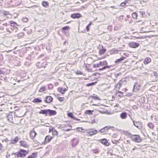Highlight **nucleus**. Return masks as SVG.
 Returning a JSON list of instances; mask_svg holds the SVG:
<instances>
[{
    "label": "nucleus",
    "instance_id": "nucleus-1",
    "mask_svg": "<svg viewBox=\"0 0 158 158\" xmlns=\"http://www.w3.org/2000/svg\"><path fill=\"white\" fill-rule=\"evenodd\" d=\"M29 150L27 151L23 149H20L19 151L16 153H12V155H15V157L23 158L25 157L28 153Z\"/></svg>",
    "mask_w": 158,
    "mask_h": 158
},
{
    "label": "nucleus",
    "instance_id": "nucleus-2",
    "mask_svg": "<svg viewBox=\"0 0 158 158\" xmlns=\"http://www.w3.org/2000/svg\"><path fill=\"white\" fill-rule=\"evenodd\" d=\"M132 141L136 143H140L142 141V139L139 135H132L131 138Z\"/></svg>",
    "mask_w": 158,
    "mask_h": 158
},
{
    "label": "nucleus",
    "instance_id": "nucleus-3",
    "mask_svg": "<svg viewBox=\"0 0 158 158\" xmlns=\"http://www.w3.org/2000/svg\"><path fill=\"white\" fill-rule=\"evenodd\" d=\"M131 119L132 120L134 125L138 129H140L141 128L142 123L140 121L135 122L132 119V118H131Z\"/></svg>",
    "mask_w": 158,
    "mask_h": 158
},
{
    "label": "nucleus",
    "instance_id": "nucleus-4",
    "mask_svg": "<svg viewBox=\"0 0 158 158\" xmlns=\"http://www.w3.org/2000/svg\"><path fill=\"white\" fill-rule=\"evenodd\" d=\"M47 63L45 62L41 63L38 62L36 64V67L39 69L45 68L46 67Z\"/></svg>",
    "mask_w": 158,
    "mask_h": 158
},
{
    "label": "nucleus",
    "instance_id": "nucleus-5",
    "mask_svg": "<svg viewBox=\"0 0 158 158\" xmlns=\"http://www.w3.org/2000/svg\"><path fill=\"white\" fill-rule=\"evenodd\" d=\"M139 45V43L134 42H130L128 44V46L131 48H135L138 47Z\"/></svg>",
    "mask_w": 158,
    "mask_h": 158
},
{
    "label": "nucleus",
    "instance_id": "nucleus-6",
    "mask_svg": "<svg viewBox=\"0 0 158 158\" xmlns=\"http://www.w3.org/2000/svg\"><path fill=\"white\" fill-rule=\"evenodd\" d=\"M72 146L73 147H75L78 143L79 141L78 139L74 138L71 140Z\"/></svg>",
    "mask_w": 158,
    "mask_h": 158
},
{
    "label": "nucleus",
    "instance_id": "nucleus-7",
    "mask_svg": "<svg viewBox=\"0 0 158 158\" xmlns=\"http://www.w3.org/2000/svg\"><path fill=\"white\" fill-rule=\"evenodd\" d=\"M57 112L55 110H51L50 109H48V115L49 116H51L55 115L56 114Z\"/></svg>",
    "mask_w": 158,
    "mask_h": 158
},
{
    "label": "nucleus",
    "instance_id": "nucleus-8",
    "mask_svg": "<svg viewBox=\"0 0 158 158\" xmlns=\"http://www.w3.org/2000/svg\"><path fill=\"white\" fill-rule=\"evenodd\" d=\"M81 14L79 13L73 14L71 15V17L74 19H78L81 17Z\"/></svg>",
    "mask_w": 158,
    "mask_h": 158
},
{
    "label": "nucleus",
    "instance_id": "nucleus-9",
    "mask_svg": "<svg viewBox=\"0 0 158 158\" xmlns=\"http://www.w3.org/2000/svg\"><path fill=\"white\" fill-rule=\"evenodd\" d=\"M140 87V85L138 83L135 82L133 86V91L135 92L137 91L139 89Z\"/></svg>",
    "mask_w": 158,
    "mask_h": 158
},
{
    "label": "nucleus",
    "instance_id": "nucleus-10",
    "mask_svg": "<svg viewBox=\"0 0 158 158\" xmlns=\"http://www.w3.org/2000/svg\"><path fill=\"white\" fill-rule=\"evenodd\" d=\"M99 142L106 146H109V143L107 142V139H103L99 140Z\"/></svg>",
    "mask_w": 158,
    "mask_h": 158
},
{
    "label": "nucleus",
    "instance_id": "nucleus-11",
    "mask_svg": "<svg viewBox=\"0 0 158 158\" xmlns=\"http://www.w3.org/2000/svg\"><path fill=\"white\" fill-rule=\"evenodd\" d=\"M110 126H106L100 130L98 132L100 133H104L107 131L110 128Z\"/></svg>",
    "mask_w": 158,
    "mask_h": 158
},
{
    "label": "nucleus",
    "instance_id": "nucleus-12",
    "mask_svg": "<svg viewBox=\"0 0 158 158\" xmlns=\"http://www.w3.org/2000/svg\"><path fill=\"white\" fill-rule=\"evenodd\" d=\"M53 98L51 96H47L44 102L47 103H49L52 102Z\"/></svg>",
    "mask_w": 158,
    "mask_h": 158
},
{
    "label": "nucleus",
    "instance_id": "nucleus-13",
    "mask_svg": "<svg viewBox=\"0 0 158 158\" xmlns=\"http://www.w3.org/2000/svg\"><path fill=\"white\" fill-rule=\"evenodd\" d=\"M20 146H23L24 148H28L29 146L25 141L21 140L20 141Z\"/></svg>",
    "mask_w": 158,
    "mask_h": 158
},
{
    "label": "nucleus",
    "instance_id": "nucleus-14",
    "mask_svg": "<svg viewBox=\"0 0 158 158\" xmlns=\"http://www.w3.org/2000/svg\"><path fill=\"white\" fill-rule=\"evenodd\" d=\"M57 90L59 92L64 94L67 91V89L65 88L60 87L58 88Z\"/></svg>",
    "mask_w": 158,
    "mask_h": 158
},
{
    "label": "nucleus",
    "instance_id": "nucleus-15",
    "mask_svg": "<svg viewBox=\"0 0 158 158\" xmlns=\"http://www.w3.org/2000/svg\"><path fill=\"white\" fill-rule=\"evenodd\" d=\"M48 109L41 110L39 112V114H45V116L48 115Z\"/></svg>",
    "mask_w": 158,
    "mask_h": 158
},
{
    "label": "nucleus",
    "instance_id": "nucleus-16",
    "mask_svg": "<svg viewBox=\"0 0 158 158\" xmlns=\"http://www.w3.org/2000/svg\"><path fill=\"white\" fill-rule=\"evenodd\" d=\"M151 61V59L149 57H146L145 59L143 61V63L145 64H147L150 63Z\"/></svg>",
    "mask_w": 158,
    "mask_h": 158
},
{
    "label": "nucleus",
    "instance_id": "nucleus-17",
    "mask_svg": "<svg viewBox=\"0 0 158 158\" xmlns=\"http://www.w3.org/2000/svg\"><path fill=\"white\" fill-rule=\"evenodd\" d=\"M127 116V114L125 112H123L120 114V117L122 119L126 118Z\"/></svg>",
    "mask_w": 158,
    "mask_h": 158
},
{
    "label": "nucleus",
    "instance_id": "nucleus-18",
    "mask_svg": "<svg viewBox=\"0 0 158 158\" xmlns=\"http://www.w3.org/2000/svg\"><path fill=\"white\" fill-rule=\"evenodd\" d=\"M97 133V131L96 130L93 131H91L87 132V134L90 136H92L96 134Z\"/></svg>",
    "mask_w": 158,
    "mask_h": 158
},
{
    "label": "nucleus",
    "instance_id": "nucleus-19",
    "mask_svg": "<svg viewBox=\"0 0 158 158\" xmlns=\"http://www.w3.org/2000/svg\"><path fill=\"white\" fill-rule=\"evenodd\" d=\"M42 102V100H41L39 98H35L32 101V102L35 103H39L40 102Z\"/></svg>",
    "mask_w": 158,
    "mask_h": 158
},
{
    "label": "nucleus",
    "instance_id": "nucleus-20",
    "mask_svg": "<svg viewBox=\"0 0 158 158\" xmlns=\"http://www.w3.org/2000/svg\"><path fill=\"white\" fill-rule=\"evenodd\" d=\"M53 137L50 136L48 135L46 136L45 139V142H49L52 140Z\"/></svg>",
    "mask_w": 158,
    "mask_h": 158
},
{
    "label": "nucleus",
    "instance_id": "nucleus-21",
    "mask_svg": "<svg viewBox=\"0 0 158 158\" xmlns=\"http://www.w3.org/2000/svg\"><path fill=\"white\" fill-rule=\"evenodd\" d=\"M36 132L34 130H32L30 131V136L32 139L36 135Z\"/></svg>",
    "mask_w": 158,
    "mask_h": 158
},
{
    "label": "nucleus",
    "instance_id": "nucleus-22",
    "mask_svg": "<svg viewBox=\"0 0 158 158\" xmlns=\"http://www.w3.org/2000/svg\"><path fill=\"white\" fill-rule=\"evenodd\" d=\"M42 5L43 6L47 8L49 6V4L48 2L47 1H43L42 2Z\"/></svg>",
    "mask_w": 158,
    "mask_h": 158
},
{
    "label": "nucleus",
    "instance_id": "nucleus-23",
    "mask_svg": "<svg viewBox=\"0 0 158 158\" xmlns=\"http://www.w3.org/2000/svg\"><path fill=\"white\" fill-rule=\"evenodd\" d=\"M126 58V57H124V56H122V57H121L120 58L118 59H117L115 61V63H118L120 62Z\"/></svg>",
    "mask_w": 158,
    "mask_h": 158
},
{
    "label": "nucleus",
    "instance_id": "nucleus-24",
    "mask_svg": "<svg viewBox=\"0 0 158 158\" xmlns=\"http://www.w3.org/2000/svg\"><path fill=\"white\" fill-rule=\"evenodd\" d=\"M10 26L11 27H16L17 26V24L13 20H11L10 22Z\"/></svg>",
    "mask_w": 158,
    "mask_h": 158
},
{
    "label": "nucleus",
    "instance_id": "nucleus-25",
    "mask_svg": "<svg viewBox=\"0 0 158 158\" xmlns=\"http://www.w3.org/2000/svg\"><path fill=\"white\" fill-rule=\"evenodd\" d=\"M122 82V81L120 80L119 82L117 84L116 86V87L117 89L118 88V89H119L121 87Z\"/></svg>",
    "mask_w": 158,
    "mask_h": 158
},
{
    "label": "nucleus",
    "instance_id": "nucleus-26",
    "mask_svg": "<svg viewBox=\"0 0 158 158\" xmlns=\"http://www.w3.org/2000/svg\"><path fill=\"white\" fill-rule=\"evenodd\" d=\"M106 51V50L103 48L102 49H101L99 51V53L101 55L103 54Z\"/></svg>",
    "mask_w": 158,
    "mask_h": 158
},
{
    "label": "nucleus",
    "instance_id": "nucleus-27",
    "mask_svg": "<svg viewBox=\"0 0 158 158\" xmlns=\"http://www.w3.org/2000/svg\"><path fill=\"white\" fill-rule=\"evenodd\" d=\"M18 140V137L16 136L15 138L14 139L11 140V143L12 144H15L16 143Z\"/></svg>",
    "mask_w": 158,
    "mask_h": 158
},
{
    "label": "nucleus",
    "instance_id": "nucleus-28",
    "mask_svg": "<svg viewBox=\"0 0 158 158\" xmlns=\"http://www.w3.org/2000/svg\"><path fill=\"white\" fill-rule=\"evenodd\" d=\"M99 64L101 65V66H103L104 65H107V63L106 61H100L99 62Z\"/></svg>",
    "mask_w": 158,
    "mask_h": 158
},
{
    "label": "nucleus",
    "instance_id": "nucleus-29",
    "mask_svg": "<svg viewBox=\"0 0 158 158\" xmlns=\"http://www.w3.org/2000/svg\"><path fill=\"white\" fill-rule=\"evenodd\" d=\"M97 83V81L93 82L90 83H88L86 84V86L87 87H89L91 86L94 85Z\"/></svg>",
    "mask_w": 158,
    "mask_h": 158
},
{
    "label": "nucleus",
    "instance_id": "nucleus-30",
    "mask_svg": "<svg viewBox=\"0 0 158 158\" xmlns=\"http://www.w3.org/2000/svg\"><path fill=\"white\" fill-rule=\"evenodd\" d=\"M90 97H91L92 99H94V100H100V99L98 97L97 95H96V96H91Z\"/></svg>",
    "mask_w": 158,
    "mask_h": 158
},
{
    "label": "nucleus",
    "instance_id": "nucleus-31",
    "mask_svg": "<svg viewBox=\"0 0 158 158\" xmlns=\"http://www.w3.org/2000/svg\"><path fill=\"white\" fill-rule=\"evenodd\" d=\"M147 126L151 129H153L154 127V125L152 123H148Z\"/></svg>",
    "mask_w": 158,
    "mask_h": 158
},
{
    "label": "nucleus",
    "instance_id": "nucleus-32",
    "mask_svg": "<svg viewBox=\"0 0 158 158\" xmlns=\"http://www.w3.org/2000/svg\"><path fill=\"white\" fill-rule=\"evenodd\" d=\"M46 90V87L43 86L42 87H41L39 90V92H42L45 91Z\"/></svg>",
    "mask_w": 158,
    "mask_h": 158
},
{
    "label": "nucleus",
    "instance_id": "nucleus-33",
    "mask_svg": "<svg viewBox=\"0 0 158 158\" xmlns=\"http://www.w3.org/2000/svg\"><path fill=\"white\" fill-rule=\"evenodd\" d=\"M93 111H92L90 110H86L85 113L86 114H92Z\"/></svg>",
    "mask_w": 158,
    "mask_h": 158
},
{
    "label": "nucleus",
    "instance_id": "nucleus-34",
    "mask_svg": "<svg viewBox=\"0 0 158 158\" xmlns=\"http://www.w3.org/2000/svg\"><path fill=\"white\" fill-rule=\"evenodd\" d=\"M138 16L136 12H134L132 14V16L134 19H136Z\"/></svg>",
    "mask_w": 158,
    "mask_h": 158
},
{
    "label": "nucleus",
    "instance_id": "nucleus-35",
    "mask_svg": "<svg viewBox=\"0 0 158 158\" xmlns=\"http://www.w3.org/2000/svg\"><path fill=\"white\" fill-rule=\"evenodd\" d=\"M68 117H71L73 119L75 117L73 116V113L71 112H69L68 113Z\"/></svg>",
    "mask_w": 158,
    "mask_h": 158
},
{
    "label": "nucleus",
    "instance_id": "nucleus-36",
    "mask_svg": "<svg viewBox=\"0 0 158 158\" xmlns=\"http://www.w3.org/2000/svg\"><path fill=\"white\" fill-rule=\"evenodd\" d=\"M123 92L121 91H118L117 93V94H118V97L120 98L122 97L123 96Z\"/></svg>",
    "mask_w": 158,
    "mask_h": 158
},
{
    "label": "nucleus",
    "instance_id": "nucleus-37",
    "mask_svg": "<svg viewBox=\"0 0 158 158\" xmlns=\"http://www.w3.org/2000/svg\"><path fill=\"white\" fill-rule=\"evenodd\" d=\"M31 156L33 157V158H35L37 156V153L36 152L33 153H32Z\"/></svg>",
    "mask_w": 158,
    "mask_h": 158
},
{
    "label": "nucleus",
    "instance_id": "nucleus-38",
    "mask_svg": "<svg viewBox=\"0 0 158 158\" xmlns=\"http://www.w3.org/2000/svg\"><path fill=\"white\" fill-rule=\"evenodd\" d=\"M124 133L126 135L129 136L130 138H131V136H132V135L131 133L127 131H125Z\"/></svg>",
    "mask_w": 158,
    "mask_h": 158
},
{
    "label": "nucleus",
    "instance_id": "nucleus-39",
    "mask_svg": "<svg viewBox=\"0 0 158 158\" xmlns=\"http://www.w3.org/2000/svg\"><path fill=\"white\" fill-rule=\"evenodd\" d=\"M82 122H88L89 123L91 124L95 123H96V121H95V119H94L93 120H91L90 122H88L86 121H82Z\"/></svg>",
    "mask_w": 158,
    "mask_h": 158
},
{
    "label": "nucleus",
    "instance_id": "nucleus-40",
    "mask_svg": "<svg viewBox=\"0 0 158 158\" xmlns=\"http://www.w3.org/2000/svg\"><path fill=\"white\" fill-rule=\"evenodd\" d=\"M120 139H119L118 140H112V142L113 143L117 145L118 143H119L118 141Z\"/></svg>",
    "mask_w": 158,
    "mask_h": 158
},
{
    "label": "nucleus",
    "instance_id": "nucleus-41",
    "mask_svg": "<svg viewBox=\"0 0 158 158\" xmlns=\"http://www.w3.org/2000/svg\"><path fill=\"white\" fill-rule=\"evenodd\" d=\"M101 66V65L99 64V63L98 64H94L93 65V67L94 68H96L97 67L99 68Z\"/></svg>",
    "mask_w": 158,
    "mask_h": 158
},
{
    "label": "nucleus",
    "instance_id": "nucleus-42",
    "mask_svg": "<svg viewBox=\"0 0 158 158\" xmlns=\"http://www.w3.org/2000/svg\"><path fill=\"white\" fill-rule=\"evenodd\" d=\"M52 135L53 136L57 135V132L55 129H54V130L53 131V132H52Z\"/></svg>",
    "mask_w": 158,
    "mask_h": 158
},
{
    "label": "nucleus",
    "instance_id": "nucleus-43",
    "mask_svg": "<svg viewBox=\"0 0 158 158\" xmlns=\"http://www.w3.org/2000/svg\"><path fill=\"white\" fill-rule=\"evenodd\" d=\"M22 21L23 22L26 23L28 21V19L25 17L23 18L22 19Z\"/></svg>",
    "mask_w": 158,
    "mask_h": 158
},
{
    "label": "nucleus",
    "instance_id": "nucleus-44",
    "mask_svg": "<svg viewBox=\"0 0 158 158\" xmlns=\"http://www.w3.org/2000/svg\"><path fill=\"white\" fill-rule=\"evenodd\" d=\"M69 28V27L68 26H66L63 27L62 28V29L64 30H68V29Z\"/></svg>",
    "mask_w": 158,
    "mask_h": 158
},
{
    "label": "nucleus",
    "instance_id": "nucleus-45",
    "mask_svg": "<svg viewBox=\"0 0 158 158\" xmlns=\"http://www.w3.org/2000/svg\"><path fill=\"white\" fill-rule=\"evenodd\" d=\"M7 118L8 120L11 122L12 120V116L11 115L7 117Z\"/></svg>",
    "mask_w": 158,
    "mask_h": 158
},
{
    "label": "nucleus",
    "instance_id": "nucleus-46",
    "mask_svg": "<svg viewBox=\"0 0 158 158\" xmlns=\"http://www.w3.org/2000/svg\"><path fill=\"white\" fill-rule=\"evenodd\" d=\"M38 6L37 5H35L33 6H32L30 7L29 8H32V9H34L35 8L38 7Z\"/></svg>",
    "mask_w": 158,
    "mask_h": 158
},
{
    "label": "nucleus",
    "instance_id": "nucleus-47",
    "mask_svg": "<svg viewBox=\"0 0 158 158\" xmlns=\"http://www.w3.org/2000/svg\"><path fill=\"white\" fill-rule=\"evenodd\" d=\"M92 152L94 153H97L98 152V151L97 149H93Z\"/></svg>",
    "mask_w": 158,
    "mask_h": 158
},
{
    "label": "nucleus",
    "instance_id": "nucleus-48",
    "mask_svg": "<svg viewBox=\"0 0 158 158\" xmlns=\"http://www.w3.org/2000/svg\"><path fill=\"white\" fill-rule=\"evenodd\" d=\"M110 66H104L103 68H102L103 70L105 69H110Z\"/></svg>",
    "mask_w": 158,
    "mask_h": 158
},
{
    "label": "nucleus",
    "instance_id": "nucleus-49",
    "mask_svg": "<svg viewBox=\"0 0 158 158\" xmlns=\"http://www.w3.org/2000/svg\"><path fill=\"white\" fill-rule=\"evenodd\" d=\"M77 130L78 131L81 132L83 130V129L82 127H77Z\"/></svg>",
    "mask_w": 158,
    "mask_h": 158
},
{
    "label": "nucleus",
    "instance_id": "nucleus-50",
    "mask_svg": "<svg viewBox=\"0 0 158 158\" xmlns=\"http://www.w3.org/2000/svg\"><path fill=\"white\" fill-rule=\"evenodd\" d=\"M64 98L63 97L58 98V100L61 102H62L64 100Z\"/></svg>",
    "mask_w": 158,
    "mask_h": 158
},
{
    "label": "nucleus",
    "instance_id": "nucleus-51",
    "mask_svg": "<svg viewBox=\"0 0 158 158\" xmlns=\"http://www.w3.org/2000/svg\"><path fill=\"white\" fill-rule=\"evenodd\" d=\"M3 59V55L2 53L0 52V60H2Z\"/></svg>",
    "mask_w": 158,
    "mask_h": 158
},
{
    "label": "nucleus",
    "instance_id": "nucleus-52",
    "mask_svg": "<svg viewBox=\"0 0 158 158\" xmlns=\"http://www.w3.org/2000/svg\"><path fill=\"white\" fill-rule=\"evenodd\" d=\"M126 4L124 2L121 3L120 4V6H124L126 5Z\"/></svg>",
    "mask_w": 158,
    "mask_h": 158
},
{
    "label": "nucleus",
    "instance_id": "nucleus-53",
    "mask_svg": "<svg viewBox=\"0 0 158 158\" xmlns=\"http://www.w3.org/2000/svg\"><path fill=\"white\" fill-rule=\"evenodd\" d=\"M153 75L156 77H157L158 76L157 73L156 72H153Z\"/></svg>",
    "mask_w": 158,
    "mask_h": 158
},
{
    "label": "nucleus",
    "instance_id": "nucleus-54",
    "mask_svg": "<svg viewBox=\"0 0 158 158\" xmlns=\"http://www.w3.org/2000/svg\"><path fill=\"white\" fill-rule=\"evenodd\" d=\"M117 136L118 135L116 133H115L113 134L112 136V137L113 138H116L117 137Z\"/></svg>",
    "mask_w": 158,
    "mask_h": 158
},
{
    "label": "nucleus",
    "instance_id": "nucleus-55",
    "mask_svg": "<svg viewBox=\"0 0 158 158\" xmlns=\"http://www.w3.org/2000/svg\"><path fill=\"white\" fill-rule=\"evenodd\" d=\"M10 154H8V152H7V155H6V158H9L10 156Z\"/></svg>",
    "mask_w": 158,
    "mask_h": 158
},
{
    "label": "nucleus",
    "instance_id": "nucleus-56",
    "mask_svg": "<svg viewBox=\"0 0 158 158\" xmlns=\"http://www.w3.org/2000/svg\"><path fill=\"white\" fill-rule=\"evenodd\" d=\"M8 141V140L7 139H4L2 140V142H7Z\"/></svg>",
    "mask_w": 158,
    "mask_h": 158
},
{
    "label": "nucleus",
    "instance_id": "nucleus-57",
    "mask_svg": "<svg viewBox=\"0 0 158 158\" xmlns=\"http://www.w3.org/2000/svg\"><path fill=\"white\" fill-rule=\"evenodd\" d=\"M48 87L49 89H52L53 87V85H52L50 84L48 85Z\"/></svg>",
    "mask_w": 158,
    "mask_h": 158
},
{
    "label": "nucleus",
    "instance_id": "nucleus-58",
    "mask_svg": "<svg viewBox=\"0 0 158 158\" xmlns=\"http://www.w3.org/2000/svg\"><path fill=\"white\" fill-rule=\"evenodd\" d=\"M68 44V42L67 40H65L64 43H63V45H65L66 44Z\"/></svg>",
    "mask_w": 158,
    "mask_h": 158
},
{
    "label": "nucleus",
    "instance_id": "nucleus-59",
    "mask_svg": "<svg viewBox=\"0 0 158 158\" xmlns=\"http://www.w3.org/2000/svg\"><path fill=\"white\" fill-rule=\"evenodd\" d=\"M2 148H3V145L1 143H0V151L2 150Z\"/></svg>",
    "mask_w": 158,
    "mask_h": 158
},
{
    "label": "nucleus",
    "instance_id": "nucleus-60",
    "mask_svg": "<svg viewBox=\"0 0 158 158\" xmlns=\"http://www.w3.org/2000/svg\"><path fill=\"white\" fill-rule=\"evenodd\" d=\"M54 129L53 128H52V129L51 128H49V132H52L54 130Z\"/></svg>",
    "mask_w": 158,
    "mask_h": 158
},
{
    "label": "nucleus",
    "instance_id": "nucleus-61",
    "mask_svg": "<svg viewBox=\"0 0 158 158\" xmlns=\"http://www.w3.org/2000/svg\"><path fill=\"white\" fill-rule=\"evenodd\" d=\"M131 0H125L124 2L125 4H126L127 3H129V2H130Z\"/></svg>",
    "mask_w": 158,
    "mask_h": 158
},
{
    "label": "nucleus",
    "instance_id": "nucleus-62",
    "mask_svg": "<svg viewBox=\"0 0 158 158\" xmlns=\"http://www.w3.org/2000/svg\"><path fill=\"white\" fill-rule=\"evenodd\" d=\"M89 26H87V25L86 27V29L87 31H89Z\"/></svg>",
    "mask_w": 158,
    "mask_h": 158
},
{
    "label": "nucleus",
    "instance_id": "nucleus-63",
    "mask_svg": "<svg viewBox=\"0 0 158 158\" xmlns=\"http://www.w3.org/2000/svg\"><path fill=\"white\" fill-rule=\"evenodd\" d=\"M126 144L130 143V141L129 140H127L126 141V142H125Z\"/></svg>",
    "mask_w": 158,
    "mask_h": 158
},
{
    "label": "nucleus",
    "instance_id": "nucleus-64",
    "mask_svg": "<svg viewBox=\"0 0 158 158\" xmlns=\"http://www.w3.org/2000/svg\"><path fill=\"white\" fill-rule=\"evenodd\" d=\"M26 158H33V157L31 156H29Z\"/></svg>",
    "mask_w": 158,
    "mask_h": 158
}]
</instances>
